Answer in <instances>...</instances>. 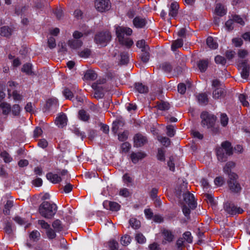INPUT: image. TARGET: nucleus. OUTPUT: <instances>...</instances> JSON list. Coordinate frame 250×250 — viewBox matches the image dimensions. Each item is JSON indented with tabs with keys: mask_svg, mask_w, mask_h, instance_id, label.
<instances>
[{
	"mask_svg": "<svg viewBox=\"0 0 250 250\" xmlns=\"http://www.w3.org/2000/svg\"><path fill=\"white\" fill-rule=\"evenodd\" d=\"M237 54L239 58L237 64L238 69L241 70L242 78L246 79L249 76L250 65L248 63V60L243 59L248 55L249 52L246 49H239Z\"/></svg>",
	"mask_w": 250,
	"mask_h": 250,
	"instance_id": "1",
	"label": "nucleus"
},
{
	"mask_svg": "<svg viewBox=\"0 0 250 250\" xmlns=\"http://www.w3.org/2000/svg\"><path fill=\"white\" fill-rule=\"evenodd\" d=\"M116 34L120 44L127 48L130 47L133 44V41L129 38L125 37L130 36L132 33V30L129 27H124L120 26L115 27Z\"/></svg>",
	"mask_w": 250,
	"mask_h": 250,
	"instance_id": "2",
	"label": "nucleus"
},
{
	"mask_svg": "<svg viewBox=\"0 0 250 250\" xmlns=\"http://www.w3.org/2000/svg\"><path fill=\"white\" fill-rule=\"evenodd\" d=\"M57 205L52 202L43 201L39 206L40 214L46 219H51L57 211Z\"/></svg>",
	"mask_w": 250,
	"mask_h": 250,
	"instance_id": "3",
	"label": "nucleus"
},
{
	"mask_svg": "<svg viewBox=\"0 0 250 250\" xmlns=\"http://www.w3.org/2000/svg\"><path fill=\"white\" fill-rule=\"evenodd\" d=\"M200 117L202 119L201 125L203 127L211 129L214 133H216L218 131V128L214 126L216 117L214 115L204 111L201 114Z\"/></svg>",
	"mask_w": 250,
	"mask_h": 250,
	"instance_id": "4",
	"label": "nucleus"
},
{
	"mask_svg": "<svg viewBox=\"0 0 250 250\" xmlns=\"http://www.w3.org/2000/svg\"><path fill=\"white\" fill-rule=\"evenodd\" d=\"M232 147L231 144L228 141L223 142L221 146L216 150L217 159L221 162L226 161L228 156L232 155Z\"/></svg>",
	"mask_w": 250,
	"mask_h": 250,
	"instance_id": "5",
	"label": "nucleus"
},
{
	"mask_svg": "<svg viewBox=\"0 0 250 250\" xmlns=\"http://www.w3.org/2000/svg\"><path fill=\"white\" fill-rule=\"evenodd\" d=\"M238 178L236 174H230L228 181L229 188L231 191L237 193L240 192L242 190V187L237 181Z\"/></svg>",
	"mask_w": 250,
	"mask_h": 250,
	"instance_id": "6",
	"label": "nucleus"
},
{
	"mask_svg": "<svg viewBox=\"0 0 250 250\" xmlns=\"http://www.w3.org/2000/svg\"><path fill=\"white\" fill-rule=\"evenodd\" d=\"M111 39L110 33L108 31H105L100 32L95 36V42L98 44L105 46Z\"/></svg>",
	"mask_w": 250,
	"mask_h": 250,
	"instance_id": "7",
	"label": "nucleus"
},
{
	"mask_svg": "<svg viewBox=\"0 0 250 250\" xmlns=\"http://www.w3.org/2000/svg\"><path fill=\"white\" fill-rule=\"evenodd\" d=\"M95 6L98 11L104 12L110 9L111 2L109 0H95Z\"/></svg>",
	"mask_w": 250,
	"mask_h": 250,
	"instance_id": "8",
	"label": "nucleus"
},
{
	"mask_svg": "<svg viewBox=\"0 0 250 250\" xmlns=\"http://www.w3.org/2000/svg\"><path fill=\"white\" fill-rule=\"evenodd\" d=\"M224 208L228 213L233 215L236 213L241 214L243 210L240 207H237L233 203L227 202L224 204Z\"/></svg>",
	"mask_w": 250,
	"mask_h": 250,
	"instance_id": "9",
	"label": "nucleus"
},
{
	"mask_svg": "<svg viewBox=\"0 0 250 250\" xmlns=\"http://www.w3.org/2000/svg\"><path fill=\"white\" fill-rule=\"evenodd\" d=\"M183 198L185 203L191 209H194L195 208L197 203L195 201L194 196L193 194L187 191L183 194Z\"/></svg>",
	"mask_w": 250,
	"mask_h": 250,
	"instance_id": "10",
	"label": "nucleus"
},
{
	"mask_svg": "<svg viewBox=\"0 0 250 250\" xmlns=\"http://www.w3.org/2000/svg\"><path fill=\"white\" fill-rule=\"evenodd\" d=\"M134 146L140 147L144 146L147 142V139L146 136L141 133H137L133 138Z\"/></svg>",
	"mask_w": 250,
	"mask_h": 250,
	"instance_id": "11",
	"label": "nucleus"
},
{
	"mask_svg": "<svg viewBox=\"0 0 250 250\" xmlns=\"http://www.w3.org/2000/svg\"><path fill=\"white\" fill-rule=\"evenodd\" d=\"M103 205L104 208L112 211H118L120 208V205L117 203L107 200L104 201Z\"/></svg>",
	"mask_w": 250,
	"mask_h": 250,
	"instance_id": "12",
	"label": "nucleus"
},
{
	"mask_svg": "<svg viewBox=\"0 0 250 250\" xmlns=\"http://www.w3.org/2000/svg\"><path fill=\"white\" fill-rule=\"evenodd\" d=\"M162 235L164 237V240L163 241L162 243L164 244H166L167 242H171L174 238V235L172 232L170 230L166 229H165L163 230Z\"/></svg>",
	"mask_w": 250,
	"mask_h": 250,
	"instance_id": "13",
	"label": "nucleus"
},
{
	"mask_svg": "<svg viewBox=\"0 0 250 250\" xmlns=\"http://www.w3.org/2000/svg\"><path fill=\"white\" fill-rule=\"evenodd\" d=\"M146 154L143 151H139L137 152H132L130 154V158L132 162L133 163L136 164L139 160L146 157Z\"/></svg>",
	"mask_w": 250,
	"mask_h": 250,
	"instance_id": "14",
	"label": "nucleus"
},
{
	"mask_svg": "<svg viewBox=\"0 0 250 250\" xmlns=\"http://www.w3.org/2000/svg\"><path fill=\"white\" fill-rule=\"evenodd\" d=\"M147 21L145 18L140 17H136L133 20V23L136 28H143L145 27Z\"/></svg>",
	"mask_w": 250,
	"mask_h": 250,
	"instance_id": "15",
	"label": "nucleus"
},
{
	"mask_svg": "<svg viewBox=\"0 0 250 250\" xmlns=\"http://www.w3.org/2000/svg\"><path fill=\"white\" fill-rule=\"evenodd\" d=\"M179 5L177 2H173L171 3L169 8V16L175 17L178 14Z\"/></svg>",
	"mask_w": 250,
	"mask_h": 250,
	"instance_id": "16",
	"label": "nucleus"
},
{
	"mask_svg": "<svg viewBox=\"0 0 250 250\" xmlns=\"http://www.w3.org/2000/svg\"><path fill=\"white\" fill-rule=\"evenodd\" d=\"M47 179L52 183L56 184L60 182L62 180V178L58 174H54L50 172L46 174Z\"/></svg>",
	"mask_w": 250,
	"mask_h": 250,
	"instance_id": "17",
	"label": "nucleus"
},
{
	"mask_svg": "<svg viewBox=\"0 0 250 250\" xmlns=\"http://www.w3.org/2000/svg\"><path fill=\"white\" fill-rule=\"evenodd\" d=\"M66 116L65 114H62L57 117L55 123L59 127H63L66 125Z\"/></svg>",
	"mask_w": 250,
	"mask_h": 250,
	"instance_id": "18",
	"label": "nucleus"
},
{
	"mask_svg": "<svg viewBox=\"0 0 250 250\" xmlns=\"http://www.w3.org/2000/svg\"><path fill=\"white\" fill-rule=\"evenodd\" d=\"M12 32L13 30L8 26H3L0 28V35L3 37H10Z\"/></svg>",
	"mask_w": 250,
	"mask_h": 250,
	"instance_id": "19",
	"label": "nucleus"
},
{
	"mask_svg": "<svg viewBox=\"0 0 250 250\" xmlns=\"http://www.w3.org/2000/svg\"><path fill=\"white\" fill-rule=\"evenodd\" d=\"M125 124V121L121 118L117 119L113 123L112 131L116 133L120 127H123Z\"/></svg>",
	"mask_w": 250,
	"mask_h": 250,
	"instance_id": "20",
	"label": "nucleus"
},
{
	"mask_svg": "<svg viewBox=\"0 0 250 250\" xmlns=\"http://www.w3.org/2000/svg\"><path fill=\"white\" fill-rule=\"evenodd\" d=\"M208 65V59L201 60L197 63L198 67L201 72H204L206 71Z\"/></svg>",
	"mask_w": 250,
	"mask_h": 250,
	"instance_id": "21",
	"label": "nucleus"
},
{
	"mask_svg": "<svg viewBox=\"0 0 250 250\" xmlns=\"http://www.w3.org/2000/svg\"><path fill=\"white\" fill-rule=\"evenodd\" d=\"M68 44L73 49H77L82 46L83 42L80 40L72 39L68 41Z\"/></svg>",
	"mask_w": 250,
	"mask_h": 250,
	"instance_id": "22",
	"label": "nucleus"
},
{
	"mask_svg": "<svg viewBox=\"0 0 250 250\" xmlns=\"http://www.w3.org/2000/svg\"><path fill=\"white\" fill-rule=\"evenodd\" d=\"M235 166V163L233 162L229 161L226 163V165L223 168V171L226 174H228L229 178L230 174H235L233 172H231V169L232 168L234 167Z\"/></svg>",
	"mask_w": 250,
	"mask_h": 250,
	"instance_id": "23",
	"label": "nucleus"
},
{
	"mask_svg": "<svg viewBox=\"0 0 250 250\" xmlns=\"http://www.w3.org/2000/svg\"><path fill=\"white\" fill-rule=\"evenodd\" d=\"M155 107L160 110L165 111L168 110L170 106L168 103L161 101L157 102V105L155 106Z\"/></svg>",
	"mask_w": 250,
	"mask_h": 250,
	"instance_id": "24",
	"label": "nucleus"
},
{
	"mask_svg": "<svg viewBox=\"0 0 250 250\" xmlns=\"http://www.w3.org/2000/svg\"><path fill=\"white\" fill-rule=\"evenodd\" d=\"M135 87L136 90L140 93H146L148 91V87L142 83H136Z\"/></svg>",
	"mask_w": 250,
	"mask_h": 250,
	"instance_id": "25",
	"label": "nucleus"
},
{
	"mask_svg": "<svg viewBox=\"0 0 250 250\" xmlns=\"http://www.w3.org/2000/svg\"><path fill=\"white\" fill-rule=\"evenodd\" d=\"M58 105V100L56 99H48L46 104V107L49 110L54 108H56Z\"/></svg>",
	"mask_w": 250,
	"mask_h": 250,
	"instance_id": "26",
	"label": "nucleus"
},
{
	"mask_svg": "<svg viewBox=\"0 0 250 250\" xmlns=\"http://www.w3.org/2000/svg\"><path fill=\"white\" fill-rule=\"evenodd\" d=\"M92 87L95 89L94 97L96 98H101L104 96V93L100 91L102 88L101 86L98 85L96 83H94L92 84Z\"/></svg>",
	"mask_w": 250,
	"mask_h": 250,
	"instance_id": "27",
	"label": "nucleus"
},
{
	"mask_svg": "<svg viewBox=\"0 0 250 250\" xmlns=\"http://www.w3.org/2000/svg\"><path fill=\"white\" fill-rule=\"evenodd\" d=\"M0 107L2 110V113L4 115H8L11 111V105L6 102L1 103Z\"/></svg>",
	"mask_w": 250,
	"mask_h": 250,
	"instance_id": "28",
	"label": "nucleus"
},
{
	"mask_svg": "<svg viewBox=\"0 0 250 250\" xmlns=\"http://www.w3.org/2000/svg\"><path fill=\"white\" fill-rule=\"evenodd\" d=\"M225 90L222 88H216L212 93L213 98L214 99H218L224 95Z\"/></svg>",
	"mask_w": 250,
	"mask_h": 250,
	"instance_id": "29",
	"label": "nucleus"
},
{
	"mask_svg": "<svg viewBox=\"0 0 250 250\" xmlns=\"http://www.w3.org/2000/svg\"><path fill=\"white\" fill-rule=\"evenodd\" d=\"M197 100L200 104H207L208 102V95L206 93H200L197 96Z\"/></svg>",
	"mask_w": 250,
	"mask_h": 250,
	"instance_id": "30",
	"label": "nucleus"
},
{
	"mask_svg": "<svg viewBox=\"0 0 250 250\" xmlns=\"http://www.w3.org/2000/svg\"><path fill=\"white\" fill-rule=\"evenodd\" d=\"M92 33V30L90 29L85 31L83 33H82L78 31H75L73 34V37L75 40H79V39L82 37L83 35L87 36Z\"/></svg>",
	"mask_w": 250,
	"mask_h": 250,
	"instance_id": "31",
	"label": "nucleus"
},
{
	"mask_svg": "<svg viewBox=\"0 0 250 250\" xmlns=\"http://www.w3.org/2000/svg\"><path fill=\"white\" fill-rule=\"evenodd\" d=\"M52 226L56 231L59 232L63 229V225L59 219L55 220L52 223Z\"/></svg>",
	"mask_w": 250,
	"mask_h": 250,
	"instance_id": "32",
	"label": "nucleus"
},
{
	"mask_svg": "<svg viewBox=\"0 0 250 250\" xmlns=\"http://www.w3.org/2000/svg\"><path fill=\"white\" fill-rule=\"evenodd\" d=\"M149 50H143L141 51V53L140 55V58L141 61L144 62L146 63L149 60Z\"/></svg>",
	"mask_w": 250,
	"mask_h": 250,
	"instance_id": "33",
	"label": "nucleus"
},
{
	"mask_svg": "<svg viewBox=\"0 0 250 250\" xmlns=\"http://www.w3.org/2000/svg\"><path fill=\"white\" fill-rule=\"evenodd\" d=\"M206 42L208 46L211 49H215L218 47L217 43L213 40L212 37H208L207 39Z\"/></svg>",
	"mask_w": 250,
	"mask_h": 250,
	"instance_id": "34",
	"label": "nucleus"
},
{
	"mask_svg": "<svg viewBox=\"0 0 250 250\" xmlns=\"http://www.w3.org/2000/svg\"><path fill=\"white\" fill-rule=\"evenodd\" d=\"M215 11L216 14L220 16H223L226 14V10L224 6L220 3L216 4Z\"/></svg>",
	"mask_w": 250,
	"mask_h": 250,
	"instance_id": "35",
	"label": "nucleus"
},
{
	"mask_svg": "<svg viewBox=\"0 0 250 250\" xmlns=\"http://www.w3.org/2000/svg\"><path fill=\"white\" fill-rule=\"evenodd\" d=\"M40 232L37 230H33L29 234V238L33 241H38L40 239Z\"/></svg>",
	"mask_w": 250,
	"mask_h": 250,
	"instance_id": "36",
	"label": "nucleus"
},
{
	"mask_svg": "<svg viewBox=\"0 0 250 250\" xmlns=\"http://www.w3.org/2000/svg\"><path fill=\"white\" fill-rule=\"evenodd\" d=\"M84 77L88 80H94L97 78V74L94 71L89 70L86 72Z\"/></svg>",
	"mask_w": 250,
	"mask_h": 250,
	"instance_id": "37",
	"label": "nucleus"
},
{
	"mask_svg": "<svg viewBox=\"0 0 250 250\" xmlns=\"http://www.w3.org/2000/svg\"><path fill=\"white\" fill-rule=\"evenodd\" d=\"M137 46L143 50H149V46L146 43V42L144 40L138 41L136 43Z\"/></svg>",
	"mask_w": 250,
	"mask_h": 250,
	"instance_id": "38",
	"label": "nucleus"
},
{
	"mask_svg": "<svg viewBox=\"0 0 250 250\" xmlns=\"http://www.w3.org/2000/svg\"><path fill=\"white\" fill-rule=\"evenodd\" d=\"M131 241V237L127 234L122 236L120 239V242L123 246H126L128 245Z\"/></svg>",
	"mask_w": 250,
	"mask_h": 250,
	"instance_id": "39",
	"label": "nucleus"
},
{
	"mask_svg": "<svg viewBox=\"0 0 250 250\" xmlns=\"http://www.w3.org/2000/svg\"><path fill=\"white\" fill-rule=\"evenodd\" d=\"M129 223L130 226L134 229H137L140 226V222L135 218H130Z\"/></svg>",
	"mask_w": 250,
	"mask_h": 250,
	"instance_id": "40",
	"label": "nucleus"
},
{
	"mask_svg": "<svg viewBox=\"0 0 250 250\" xmlns=\"http://www.w3.org/2000/svg\"><path fill=\"white\" fill-rule=\"evenodd\" d=\"M79 118L83 121H87L89 119V114L84 110H81L79 112Z\"/></svg>",
	"mask_w": 250,
	"mask_h": 250,
	"instance_id": "41",
	"label": "nucleus"
},
{
	"mask_svg": "<svg viewBox=\"0 0 250 250\" xmlns=\"http://www.w3.org/2000/svg\"><path fill=\"white\" fill-rule=\"evenodd\" d=\"M183 44L182 39H177L171 45V49L173 51H175L177 48L181 47Z\"/></svg>",
	"mask_w": 250,
	"mask_h": 250,
	"instance_id": "42",
	"label": "nucleus"
},
{
	"mask_svg": "<svg viewBox=\"0 0 250 250\" xmlns=\"http://www.w3.org/2000/svg\"><path fill=\"white\" fill-rule=\"evenodd\" d=\"M13 206V202L12 201L8 200L4 206L3 213L8 215L10 213V209Z\"/></svg>",
	"mask_w": 250,
	"mask_h": 250,
	"instance_id": "43",
	"label": "nucleus"
},
{
	"mask_svg": "<svg viewBox=\"0 0 250 250\" xmlns=\"http://www.w3.org/2000/svg\"><path fill=\"white\" fill-rule=\"evenodd\" d=\"M160 67L166 72H170L172 69V67L171 64L166 62L162 63Z\"/></svg>",
	"mask_w": 250,
	"mask_h": 250,
	"instance_id": "44",
	"label": "nucleus"
},
{
	"mask_svg": "<svg viewBox=\"0 0 250 250\" xmlns=\"http://www.w3.org/2000/svg\"><path fill=\"white\" fill-rule=\"evenodd\" d=\"M158 140L165 146L167 147L170 144V140L166 137L159 136L158 138Z\"/></svg>",
	"mask_w": 250,
	"mask_h": 250,
	"instance_id": "45",
	"label": "nucleus"
},
{
	"mask_svg": "<svg viewBox=\"0 0 250 250\" xmlns=\"http://www.w3.org/2000/svg\"><path fill=\"white\" fill-rule=\"evenodd\" d=\"M0 156L3 158L5 163H9L12 160V158L5 151H2L0 153Z\"/></svg>",
	"mask_w": 250,
	"mask_h": 250,
	"instance_id": "46",
	"label": "nucleus"
},
{
	"mask_svg": "<svg viewBox=\"0 0 250 250\" xmlns=\"http://www.w3.org/2000/svg\"><path fill=\"white\" fill-rule=\"evenodd\" d=\"M121 148L122 152L126 153L131 148V145L128 142H125L121 145Z\"/></svg>",
	"mask_w": 250,
	"mask_h": 250,
	"instance_id": "47",
	"label": "nucleus"
},
{
	"mask_svg": "<svg viewBox=\"0 0 250 250\" xmlns=\"http://www.w3.org/2000/svg\"><path fill=\"white\" fill-rule=\"evenodd\" d=\"M62 93L66 99L71 100L73 98V92L68 88H65Z\"/></svg>",
	"mask_w": 250,
	"mask_h": 250,
	"instance_id": "48",
	"label": "nucleus"
},
{
	"mask_svg": "<svg viewBox=\"0 0 250 250\" xmlns=\"http://www.w3.org/2000/svg\"><path fill=\"white\" fill-rule=\"evenodd\" d=\"M11 111L13 115L19 116L21 112V107L19 104H14L11 108Z\"/></svg>",
	"mask_w": 250,
	"mask_h": 250,
	"instance_id": "49",
	"label": "nucleus"
},
{
	"mask_svg": "<svg viewBox=\"0 0 250 250\" xmlns=\"http://www.w3.org/2000/svg\"><path fill=\"white\" fill-rule=\"evenodd\" d=\"M135 240L140 244L145 243L146 241L145 237L141 233H138L136 234L135 236Z\"/></svg>",
	"mask_w": 250,
	"mask_h": 250,
	"instance_id": "50",
	"label": "nucleus"
},
{
	"mask_svg": "<svg viewBox=\"0 0 250 250\" xmlns=\"http://www.w3.org/2000/svg\"><path fill=\"white\" fill-rule=\"evenodd\" d=\"M167 134L170 137H172L174 136L175 133V130L174 128V126L172 125H167Z\"/></svg>",
	"mask_w": 250,
	"mask_h": 250,
	"instance_id": "51",
	"label": "nucleus"
},
{
	"mask_svg": "<svg viewBox=\"0 0 250 250\" xmlns=\"http://www.w3.org/2000/svg\"><path fill=\"white\" fill-rule=\"evenodd\" d=\"M47 237L49 239H54L56 236V234L54 230L50 228L46 231Z\"/></svg>",
	"mask_w": 250,
	"mask_h": 250,
	"instance_id": "52",
	"label": "nucleus"
},
{
	"mask_svg": "<svg viewBox=\"0 0 250 250\" xmlns=\"http://www.w3.org/2000/svg\"><path fill=\"white\" fill-rule=\"evenodd\" d=\"M32 66L30 63H26L23 65L21 70L22 72L26 73L27 74H31L32 73Z\"/></svg>",
	"mask_w": 250,
	"mask_h": 250,
	"instance_id": "53",
	"label": "nucleus"
},
{
	"mask_svg": "<svg viewBox=\"0 0 250 250\" xmlns=\"http://www.w3.org/2000/svg\"><path fill=\"white\" fill-rule=\"evenodd\" d=\"M91 54V51L88 48H85L84 50L79 52V55L82 58H88Z\"/></svg>",
	"mask_w": 250,
	"mask_h": 250,
	"instance_id": "54",
	"label": "nucleus"
},
{
	"mask_svg": "<svg viewBox=\"0 0 250 250\" xmlns=\"http://www.w3.org/2000/svg\"><path fill=\"white\" fill-rule=\"evenodd\" d=\"M4 230L5 232L7 234H10L12 233L13 227L12 223L11 222H7L6 223L4 227Z\"/></svg>",
	"mask_w": 250,
	"mask_h": 250,
	"instance_id": "55",
	"label": "nucleus"
},
{
	"mask_svg": "<svg viewBox=\"0 0 250 250\" xmlns=\"http://www.w3.org/2000/svg\"><path fill=\"white\" fill-rule=\"evenodd\" d=\"M183 239H184L188 243L192 242V237L189 231H186L183 234Z\"/></svg>",
	"mask_w": 250,
	"mask_h": 250,
	"instance_id": "56",
	"label": "nucleus"
},
{
	"mask_svg": "<svg viewBox=\"0 0 250 250\" xmlns=\"http://www.w3.org/2000/svg\"><path fill=\"white\" fill-rule=\"evenodd\" d=\"M228 121L229 118L227 115L225 113L221 114L220 117V122L221 125L223 126H226L228 125Z\"/></svg>",
	"mask_w": 250,
	"mask_h": 250,
	"instance_id": "57",
	"label": "nucleus"
},
{
	"mask_svg": "<svg viewBox=\"0 0 250 250\" xmlns=\"http://www.w3.org/2000/svg\"><path fill=\"white\" fill-rule=\"evenodd\" d=\"M129 57L127 53L123 52L121 54V62L123 64H127L128 62Z\"/></svg>",
	"mask_w": 250,
	"mask_h": 250,
	"instance_id": "58",
	"label": "nucleus"
},
{
	"mask_svg": "<svg viewBox=\"0 0 250 250\" xmlns=\"http://www.w3.org/2000/svg\"><path fill=\"white\" fill-rule=\"evenodd\" d=\"M214 182L215 185L220 187L225 183L224 178L222 176L217 177L215 178Z\"/></svg>",
	"mask_w": 250,
	"mask_h": 250,
	"instance_id": "59",
	"label": "nucleus"
},
{
	"mask_svg": "<svg viewBox=\"0 0 250 250\" xmlns=\"http://www.w3.org/2000/svg\"><path fill=\"white\" fill-rule=\"evenodd\" d=\"M215 62L217 64L225 65L226 63V60L224 57H222L220 55H217L215 58Z\"/></svg>",
	"mask_w": 250,
	"mask_h": 250,
	"instance_id": "60",
	"label": "nucleus"
},
{
	"mask_svg": "<svg viewBox=\"0 0 250 250\" xmlns=\"http://www.w3.org/2000/svg\"><path fill=\"white\" fill-rule=\"evenodd\" d=\"M118 246V243L115 240H111L109 242V247L111 250H117Z\"/></svg>",
	"mask_w": 250,
	"mask_h": 250,
	"instance_id": "61",
	"label": "nucleus"
},
{
	"mask_svg": "<svg viewBox=\"0 0 250 250\" xmlns=\"http://www.w3.org/2000/svg\"><path fill=\"white\" fill-rule=\"evenodd\" d=\"M239 99L244 106L247 107L249 105V103L246 100V96L245 95L240 94Z\"/></svg>",
	"mask_w": 250,
	"mask_h": 250,
	"instance_id": "62",
	"label": "nucleus"
},
{
	"mask_svg": "<svg viewBox=\"0 0 250 250\" xmlns=\"http://www.w3.org/2000/svg\"><path fill=\"white\" fill-rule=\"evenodd\" d=\"M119 195L124 197H128L130 195V193L127 188H123L120 190Z\"/></svg>",
	"mask_w": 250,
	"mask_h": 250,
	"instance_id": "63",
	"label": "nucleus"
},
{
	"mask_svg": "<svg viewBox=\"0 0 250 250\" xmlns=\"http://www.w3.org/2000/svg\"><path fill=\"white\" fill-rule=\"evenodd\" d=\"M38 224L41 226L42 229H45L46 230L50 228L49 224L43 220H38Z\"/></svg>",
	"mask_w": 250,
	"mask_h": 250,
	"instance_id": "64",
	"label": "nucleus"
}]
</instances>
